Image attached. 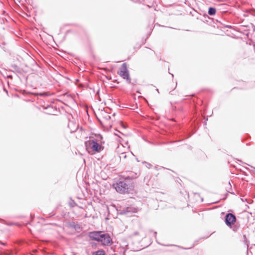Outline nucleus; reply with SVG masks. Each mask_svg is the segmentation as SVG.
<instances>
[{"instance_id": "1", "label": "nucleus", "mask_w": 255, "mask_h": 255, "mask_svg": "<svg viewBox=\"0 0 255 255\" xmlns=\"http://www.w3.org/2000/svg\"><path fill=\"white\" fill-rule=\"evenodd\" d=\"M113 187L118 193L121 194L132 193L134 191V187L133 183L127 184L123 181H120L114 184Z\"/></svg>"}, {"instance_id": "2", "label": "nucleus", "mask_w": 255, "mask_h": 255, "mask_svg": "<svg viewBox=\"0 0 255 255\" xmlns=\"http://www.w3.org/2000/svg\"><path fill=\"white\" fill-rule=\"evenodd\" d=\"M87 149L89 152L94 151L99 152L104 149V147L95 140H90L87 145Z\"/></svg>"}, {"instance_id": "3", "label": "nucleus", "mask_w": 255, "mask_h": 255, "mask_svg": "<svg viewBox=\"0 0 255 255\" xmlns=\"http://www.w3.org/2000/svg\"><path fill=\"white\" fill-rule=\"evenodd\" d=\"M118 74L124 79H126L128 83H130L129 73L127 69V65L125 63H123L120 68Z\"/></svg>"}, {"instance_id": "4", "label": "nucleus", "mask_w": 255, "mask_h": 255, "mask_svg": "<svg viewBox=\"0 0 255 255\" xmlns=\"http://www.w3.org/2000/svg\"><path fill=\"white\" fill-rule=\"evenodd\" d=\"M236 220V217L233 214L228 213L226 215L225 222L227 225L231 226L235 223Z\"/></svg>"}, {"instance_id": "5", "label": "nucleus", "mask_w": 255, "mask_h": 255, "mask_svg": "<svg viewBox=\"0 0 255 255\" xmlns=\"http://www.w3.org/2000/svg\"><path fill=\"white\" fill-rule=\"evenodd\" d=\"M99 242H101L103 245H109L112 242L111 237L108 234H102V237Z\"/></svg>"}, {"instance_id": "6", "label": "nucleus", "mask_w": 255, "mask_h": 255, "mask_svg": "<svg viewBox=\"0 0 255 255\" xmlns=\"http://www.w3.org/2000/svg\"><path fill=\"white\" fill-rule=\"evenodd\" d=\"M102 232H92L89 233V237L92 240L99 242L102 237Z\"/></svg>"}, {"instance_id": "7", "label": "nucleus", "mask_w": 255, "mask_h": 255, "mask_svg": "<svg viewBox=\"0 0 255 255\" xmlns=\"http://www.w3.org/2000/svg\"><path fill=\"white\" fill-rule=\"evenodd\" d=\"M216 9L215 8L213 7H210L208 10V14L210 15H214L216 14Z\"/></svg>"}, {"instance_id": "8", "label": "nucleus", "mask_w": 255, "mask_h": 255, "mask_svg": "<svg viewBox=\"0 0 255 255\" xmlns=\"http://www.w3.org/2000/svg\"><path fill=\"white\" fill-rule=\"evenodd\" d=\"M105 252L103 250H99L97 252H94L93 255H105Z\"/></svg>"}, {"instance_id": "9", "label": "nucleus", "mask_w": 255, "mask_h": 255, "mask_svg": "<svg viewBox=\"0 0 255 255\" xmlns=\"http://www.w3.org/2000/svg\"><path fill=\"white\" fill-rule=\"evenodd\" d=\"M127 154L126 153H122L120 155V158L121 159L122 158H127Z\"/></svg>"}, {"instance_id": "10", "label": "nucleus", "mask_w": 255, "mask_h": 255, "mask_svg": "<svg viewBox=\"0 0 255 255\" xmlns=\"http://www.w3.org/2000/svg\"><path fill=\"white\" fill-rule=\"evenodd\" d=\"M134 235H139V233L137 232H136L135 233H134L133 234Z\"/></svg>"}]
</instances>
